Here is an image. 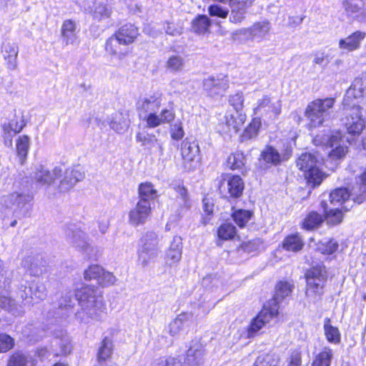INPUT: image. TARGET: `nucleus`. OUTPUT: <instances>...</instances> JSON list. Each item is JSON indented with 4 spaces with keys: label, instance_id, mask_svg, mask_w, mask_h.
I'll list each match as a JSON object with an SVG mask.
<instances>
[{
    "label": "nucleus",
    "instance_id": "nucleus-9",
    "mask_svg": "<svg viewBox=\"0 0 366 366\" xmlns=\"http://www.w3.org/2000/svg\"><path fill=\"white\" fill-rule=\"evenodd\" d=\"M282 111V104L280 100H274L267 95L257 102L254 108V114L260 116L277 117Z\"/></svg>",
    "mask_w": 366,
    "mask_h": 366
},
{
    "label": "nucleus",
    "instance_id": "nucleus-34",
    "mask_svg": "<svg viewBox=\"0 0 366 366\" xmlns=\"http://www.w3.org/2000/svg\"><path fill=\"white\" fill-rule=\"evenodd\" d=\"M114 34L123 41V44L128 46L134 41L139 35V31L134 25L129 24L120 27Z\"/></svg>",
    "mask_w": 366,
    "mask_h": 366
},
{
    "label": "nucleus",
    "instance_id": "nucleus-3",
    "mask_svg": "<svg viewBox=\"0 0 366 366\" xmlns=\"http://www.w3.org/2000/svg\"><path fill=\"white\" fill-rule=\"evenodd\" d=\"M160 238L153 230L144 232L140 239V247L138 250V261L145 267L157 257L159 253Z\"/></svg>",
    "mask_w": 366,
    "mask_h": 366
},
{
    "label": "nucleus",
    "instance_id": "nucleus-17",
    "mask_svg": "<svg viewBox=\"0 0 366 366\" xmlns=\"http://www.w3.org/2000/svg\"><path fill=\"white\" fill-rule=\"evenodd\" d=\"M231 9L229 21L232 23H241L248 9L252 6V0H228L227 3Z\"/></svg>",
    "mask_w": 366,
    "mask_h": 366
},
{
    "label": "nucleus",
    "instance_id": "nucleus-6",
    "mask_svg": "<svg viewBox=\"0 0 366 366\" xmlns=\"http://www.w3.org/2000/svg\"><path fill=\"white\" fill-rule=\"evenodd\" d=\"M34 199L33 195L24 190L14 191L2 197V204L14 213L26 212V206Z\"/></svg>",
    "mask_w": 366,
    "mask_h": 366
},
{
    "label": "nucleus",
    "instance_id": "nucleus-12",
    "mask_svg": "<svg viewBox=\"0 0 366 366\" xmlns=\"http://www.w3.org/2000/svg\"><path fill=\"white\" fill-rule=\"evenodd\" d=\"M278 309L275 307H264L250 323L247 330V337H253L260 329H262L271 319L277 316Z\"/></svg>",
    "mask_w": 366,
    "mask_h": 366
},
{
    "label": "nucleus",
    "instance_id": "nucleus-25",
    "mask_svg": "<svg viewBox=\"0 0 366 366\" xmlns=\"http://www.w3.org/2000/svg\"><path fill=\"white\" fill-rule=\"evenodd\" d=\"M46 295V287L44 283L40 282H33L28 289L24 287V290L21 291V298L25 300L31 299V300H36L37 302L44 300Z\"/></svg>",
    "mask_w": 366,
    "mask_h": 366
},
{
    "label": "nucleus",
    "instance_id": "nucleus-55",
    "mask_svg": "<svg viewBox=\"0 0 366 366\" xmlns=\"http://www.w3.org/2000/svg\"><path fill=\"white\" fill-rule=\"evenodd\" d=\"M349 192L346 188H338L330 194V202L333 204H342L348 199Z\"/></svg>",
    "mask_w": 366,
    "mask_h": 366
},
{
    "label": "nucleus",
    "instance_id": "nucleus-20",
    "mask_svg": "<svg viewBox=\"0 0 366 366\" xmlns=\"http://www.w3.org/2000/svg\"><path fill=\"white\" fill-rule=\"evenodd\" d=\"M25 127L23 117L14 116L9 122L1 125L5 143L9 146L12 144L11 137L14 134L19 133Z\"/></svg>",
    "mask_w": 366,
    "mask_h": 366
},
{
    "label": "nucleus",
    "instance_id": "nucleus-27",
    "mask_svg": "<svg viewBox=\"0 0 366 366\" xmlns=\"http://www.w3.org/2000/svg\"><path fill=\"white\" fill-rule=\"evenodd\" d=\"M282 162V158L277 149L271 146H267L260 154L259 163L261 167L268 168L271 166L278 165Z\"/></svg>",
    "mask_w": 366,
    "mask_h": 366
},
{
    "label": "nucleus",
    "instance_id": "nucleus-54",
    "mask_svg": "<svg viewBox=\"0 0 366 366\" xmlns=\"http://www.w3.org/2000/svg\"><path fill=\"white\" fill-rule=\"evenodd\" d=\"M323 219L320 214L317 212H310L304 219L302 227L311 230L317 228L322 222Z\"/></svg>",
    "mask_w": 366,
    "mask_h": 366
},
{
    "label": "nucleus",
    "instance_id": "nucleus-2",
    "mask_svg": "<svg viewBox=\"0 0 366 366\" xmlns=\"http://www.w3.org/2000/svg\"><path fill=\"white\" fill-rule=\"evenodd\" d=\"M335 102L334 98L317 99L310 102L305 111V117L308 121V127L316 128L323 125Z\"/></svg>",
    "mask_w": 366,
    "mask_h": 366
},
{
    "label": "nucleus",
    "instance_id": "nucleus-46",
    "mask_svg": "<svg viewBox=\"0 0 366 366\" xmlns=\"http://www.w3.org/2000/svg\"><path fill=\"white\" fill-rule=\"evenodd\" d=\"M270 29V23L268 21L254 23L250 27L253 39H262L269 34Z\"/></svg>",
    "mask_w": 366,
    "mask_h": 366
},
{
    "label": "nucleus",
    "instance_id": "nucleus-32",
    "mask_svg": "<svg viewBox=\"0 0 366 366\" xmlns=\"http://www.w3.org/2000/svg\"><path fill=\"white\" fill-rule=\"evenodd\" d=\"M347 95L348 98L350 97H353L355 99L366 97V73H363L355 79L347 90Z\"/></svg>",
    "mask_w": 366,
    "mask_h": 366
},
{
    "label": "nucleus",
    "instance_id": "nucleus-47",
    "mask_svg": "<svg viewBox=\"0 0 366 366\" xmlns=\"http://www.w3.org/2000/svg\"><path fill=\"white\" fill-rule=\"evenodd\" d=\"M179 196L177 197V203L179 206L177 209L178 215L182 216L191 206V202L188 197L187 191L184 187H179L177 189Z\"/></svg>",
    "mask_w": 366,
    "mask_h": 366
},
{
    "label": "nucleus",
    "instance_id": "nucleus-26",
    "mask_svg": "<svg viewBox=\"0 0 366 366\" xmlns=\"http://www.w3.org/2000/svg\"><path fill=\"white\" fill-rule=\"evenodd\" d=\"M1 52L4 59L6 60L7 67L9 69L14 70L17 68V56L19 54V46L14 42L5 41L1 46Z\"/></svg>",
    "mask_w": 366,
    "mask_h": 366
},
{
    "label": "nucleus",
    "instance_id": "nucleus-43",
    "mask_svg": "<svg viewBox=\"0 0 366 366\" xmlns=\"http://www.w3.org/2000/svg\"><path fill=\"white\" fill-rule=\"evenodd\" d=\"M192 315L190 313L183 312L179 315L173 321L168 325V332L172 336H175L179 334L182 330L184 322L190 320Z\"/></svg>",
    "mask_w": 366,
    "mask_h": 366
},
{
    "label": "nucleus",
    "instance_id": "nucleus-41",
    "mask_svg": "<svg viewBox=\"0 0 366 366\" xmlns=\"http://www.w3.org/2000/svg\"><path fill=\"white\" fill-rule=\"evenodd\" d=\"M292 288L293 286L287 282H280L277 285L273 299L274 307L277 308L276 305L291 294Z\"/></svg>",
    "mask_w": 366,
    "mask_h": 366
},
{
    "label": "nucleus",
    "instance_id": "nucleus-61",
    "mask_svg": "<svg viewBox=\"0 0 366 366\" xmlns=\"http://www.w3.org/2000/svg\"><path fill=\"white\" fill-rule=\"evenodd\" d=\"M102 274L103 268L98 264H93L84 271V275L86 280H97L99 282Z\"/></svg>",
    "mask_w": 366,
    "mask_h": 366
},
{
    "label": "nucleus",
    "instance_id": "nucleus-13",
    "mask_svg": "<svg viewBox=\"0 0 366 366\" xmlns=\"http://www.w3.org/2000/svg\"><path fill=\"white\" fill-rule=\"evenodd\" d=\"M152 214L151 205L142 202H137L128 214V222L132 227H139L144 224Z\"/></svg>",
    "mask_w": 366,
    "mask_h": 366
},
{
    "label": "nucleus",
    "instance_id": "nucleus-19",
    "mask_svg": "<svg viewBox=\"0 0 366 366\" xmlns=\"http://www.w3.org/2000/svg\"><path fill=\"white\" fill-rule=\"evenodd\" d=\"M106 51L112 56H117L122 59L128 54V48L126 44L116 34L111 36L105 44Z\"/></svg>",
    "mask_w": 366,
    "mask_h": 366
},
{
    "label": "nucleus",
    "instance_id": "nucleus-28",
    "mask_svg": "<svg viewBox=\"0 0 366 366\" xmlns=\"http://www.w3.org/2000/svg\"><path fill=\"white\" fill-rule=\"evenodd\" d=\"M84 177V173L77 169H68L65 171L64 178L59 184V189L62 192H67Z\"/></svg>",
    "mask_w": 366,
    "mask_h": 366
},
{
    "label": "nucleus",
    "instance_id": "nucleus-7",
    "mask_svg": "<svg viewBox=\"0 0 366 366\" xmlns=\"http://www.w3.org/2000/svg\"><path fill=\"white\" fill-rule=\"evenodd\" d=\"M307 291L306 294L309 295L310 292L315 294L321 295L322 293L325 283L327 280V270L325 266L317 265L312 267L305 274Z\"/></svg>",
    "mask_w": 366,
    "mask_h": 366
},
{
    "label": "nucleus",
    "instance_id": "nucleus-31",
    "mask_svg": "<svg viewBox=\"0 0 366 366\" xmlns=\"http://www.w3.org/2000/svg\"><path fill=\"white\" fill-rule=\"evenodd\" d=\"M182 242L179 236H174L167 251L166 259L170 265L177 263L182 258Z\"/></svg>",
    "mask_w": 366,
    "mask_h": 366
},
{
    "label": "nucleus",
    "instance_id": "nucleus-62",
    "mask_svg": "<svg viewBox=\"0 0 366 366\" xmlns=\"http://www.w3.org/2000/svg\"><path fill=\"white\" fill-rule=\"evenodd\" d=\"M152 366H182L181 360L174 357H161L153 361Z\"/></svg>",
    "mask_w": 366,
    "mask_h": 366
},
{
    "label": "nucleus",
    "instance_id": "nucleus-49",
    "mask_svg": "<svg viewBox=\"0 0 366 366\" xmlns=\"http://www.w3.org/2000/svg\"><path fill=\"white\" fill-rule=\"evenodd\" d=\"M261 125L262 122L260 119L254 118L250 124L245 128L241 136V140L244 142L256 137Z\"/></svg>",
    "mask_w": 366,
    "mask_h": 366
},
{
    "label": "nucleus",
    "instance_id": "nucleus-40",
    "mask_svg": "<svg viewBox=\"0 0 366 366\" xmlns=\"http://www.w3.org/2000/svg\"><path fill=\"white\" fill-rule=\"evenodd\" d=\"M303 246L302 239L297 234L287 236L282 242V247L285 250L294 252L300 251Z\"/></svg>",
    "mask_w": 366,
    "mask_h": 366
},
{
    "label": "nucleus",
    "instance_id": "nucleus-5",
    "mask_svg": "<svg viewBox=\"0 0 366 366\" xmlns=\"http://www.w3.org/2000/svg\"><path fill=\"white\" fill-rule=\"evenodd\" d=\"M342 134L340 132H335L327 137L317 135L313 142L316 145L323 144L327 147L333 148L328 154L331 160H337L343 158L347 152V147L340 144Z\"/></svg>",
    "mask_w": 366,
    "mask_h": 366
},
{
    "label": "nucleus",
    "instance_id": "nucleus-4",
    "mask_svg": "<svg viewBox=\"0 0 366 366\" xmlns=\"http://www.w3.org/2000/svg\"><path fill=\"white\" fill-rule=\"evenodd\" d=\"M317 164V157L310 153L302 154L297 160V167L303 172L308 184L312 187L320 185L325 177Z\"/></svg>",
    "mask_w": 366,
    "mask_h": 366
},
{
    "label": "nucleus",
    "instance_id": "nucleus-38",
    "mask_svg": "<svg viewBox=\"0 0 366 366\" xmlns=\"http://www.w3.org/2000/svg\"><path fill=\"white\" fill-rule=\"evenodd\" d=\"M30 144V138L26 134L19 136L16 139V152L21 164H24L26 159Z\"/></svg>",
    "mask_w": 366,
    "mask_h": 366
},
{
    "label": "nucleus",
    "instance_id": "nucleus-42",
    "mask_svg": "<svg viewBox=\"0 0 366 366\" xmlns=\"http://www.w3.org/2000/svg\"><path fill=\"white\" fill-rule=\"evenodd\" d=\"M112 352L113 342L110 338L106 337L102 341L97 352L98 362H106L112 357Z\"/></svg>",
    "mask_w": 366,
    "mask_h": 366
},
{
    "label": "nucleus",
    "instance_id": "nucleus-59",
    "mask_svg": "<svg viewBox=\"0 0 366 366\" xmlns=\"http://www.w3.org/2000/svg\"><path fill=\"white\" fill-rule=\"evenodd\" d=\"M244 156L243 153L237 152L231 154L227 159V164L232 169H238L244 164Z\"/></svg>",
    "mask_w": 366,
    "mask_h": 366
},
{
    "label": "nucleus",
    "instance_id": "nucleus-51",
    "mask_svg": "<svg viewBox=\"0 0 366 366\" xmlns=\"http://www.w3.org/2000/svg\"><path fill=\"white\" fill-rule=\"evenodd\" d=\"M163 29L167 35L172 36H180L184 32L183 24L180 21H166L163 23Z\"/></svg>",
    "mask_w": 366,
    "mask_h": 366
},
{
    "label": "nucleus",
    "instance_id": "nucleus-21",
    "mask_svg": "<svg viewBox=\"0 0 366 366\" xmlns=\"http://www.w3.org/2000/svg\"><path fill=\"white\" fill-rule=\"evenodd\" d=\"M66 239L73 247L81 251H86L89 247V242L86 234L80 229H67L66 231Z\"/></svg>",
    "mask_w": 366,
    "mask_h": 366
},
{
    "label": "nucleus",
    "instance_id": "nucleus-16",
    "mask_svg": "<svg viewBox=\"0 0 366 366\" xmlns=\"http://www.w3.org/2000/svg\"><path fill=\"white\" fill-rule=\"evenodd\" d=\"M202 86L206 93L212 97L222 96L229 87L227 79L213 76L204 79Z\"/></svg>",
    "mask_w": 366,
    "mask_h": 366
},
{
    "label": "nucleus",
    "instance_id": "nucleus-63",
    "mask_svg": "<svg viewBox=\"0 0 366 366\" xmlns=\"http://www.w3.org/2000/svg\"><path fill=\"white\" fill-rule=\"evenodd\" d=\"M229 9L219 4H212L208 7V13L211 16L226 19L229 15Z\"/></svg>",
    "mask_w": 366,
    "mask_h": 366
},
{
    "label": "nucleus",
    "instance_id": "nucleus-10",
    "mask_svg": "<svg viewBox=\"0 0 366 366\" xmlns=\"http://www.w3.org/2000/svg\"><path fill=\"white\" fill-rule=\"evenodd\" d=\"M181 154L185 169H192L199 162V147L198 144L187 139L182 142Z\"/></svg>",
    "mask_w": 366,
    "mask_h": 366
},
{
    "label": "nucleus",
    "instance_id": "nucleus-11",
    "mask_svg": "<svg viewBox=\"0 0 366 366\" xmlns=\"http://www.w3.org/2000/svg\"><path fill=\"white\" fill-rule=\"evenodd\" d=\"M62 174V169L60 167H55L51 172L43 165L36 167L32 174L34 181L41 186H50L56 179Z\"/></svg>",
    "mask_w": 366,
    "mask_h": 366
},
{
    "label": "nucleus",
    "instance_id": "nucleus-45",
    "mask_svg": "<svg viewBox=\"0 0 366 366\" xmlns=\"http://www.w3.org/2000/svg\"><path fill=\"white\" fill-rule=\"evenodd\" d=\"M244 116L241 114L239 115V118L237 119L234 114L226 113L223 123L227 126V132L237 133L239 131V127L244 123Z\"/></svg>",
    "mask_w": 366,
    "mask_h": 366
},
{
    "label": "nucleus",
    "instance_id": "nucleus-39",
    "mask_svg": "<svg viewBox=\"0 0 366 366\" xmlns=\"http://www.w3.org/2000/svg\"><path fill=\"white\" fill-rule=\"evenodd\" d=\"M185 66V59L179 54L169 56L165 62V68L170 73H179L183 71Z\"/></svg>",
    "mask_w": 366,
    "mask_h": 366
},
{
    "label": "nucleus",
    "instance_id": "nucleus-23",
    "mask_svg": "<svg viewBox=\"0 0 366 366\" xmlns=\"http://www.w3.org/2000/svg\"><path fill=\"white\" fill-rule=\"evenodd\" d=\"M163 94L160 92H154L139 101L138 108L145 112H153L162 105Z\"/></svg>",
    "mask_w": 366,
    "mask_h": 366
},
{
    "label": "nucleus",
    "instance_id": "nucleus-36",
    "mask_svg": "<svg viewBox=\"0 0 366 366\" xmlns=\"http://www.w3.org/2000/svg\"><path fill=\"white\" fill-rule=\"evenodd\" d=\"M139 199L138 202H144L147 205H151V202L157 197V190L149 182L142 183L138 189Z\"/></svg>",
    "mask_w": 366,
    "mask_h": 366
},
{
    "label": "nucleus",
    "instance_id": "nucleus-24",
    "mask_svg": "<svg viewBox=\"0 0 366 366\" xmlns=\"http://www.w3.org/2000/svg\"><path fill=\"white\" fill-rule=\"evenodd\" d=\"M366 34L364 31H356L338 42V47L342 50L352 51L360 47L362 41L365 39Z\"/></svg>",
    "mask_w": 366,
    "mask_h": 366
},
{
    "label": "nucleus",
    "instance_id": "nucleus-8",
    "mask_svg": "<svg viewBox=\"0 0 366 366\" xmlns=\"http://www.w3.org/2000/svg\"><path fill=\"white\" fill-rule=\"evenodd\" d=\"M345 109V126L348 134L353 136H359L365 127V121L362 117V107L353 105Z\"/></svg>",
    "mask_w": 366,
    "mask_h": 366
},
{
    "label": "nucleus",
    "instance_id": "nucleus-18",
    "mask_svg": "<svg viewBox=\"0 0 366 366\" xmlns=\"http://www.w3.org/2000/svg\"><path fill=\"white\" fill-rule=\"evenodd\" d=\"M175 112L173 108H165L157 114L156 112H149L144 118L147 127L154 128L164 124H169L175 119Z\"/></svg>",
    "mask_w": 366,
    "mask_h": 366
},
{
    "label": "nucleus",
    "instance_id": "nucleus-37",
    "mask_svg": "<svg viewBox=\"0 0 366 366\" xmlns=\"http://www.w3.org/2000/svg\"><path fill=\"white\" fill-rule=\"evenodd\" d=\"M110 127L118 133L124 132L129 126V120L122 112H115L109 120Z\"/></svg>",
    "mask_w": 366,
    "mask_h": 366
},
{
    "label": "nucleus",
    "instance_id": "nucleus-44",
    "mask_svg": "<svg viewBox=\"0 0 366 366\" xmlns=\"http://www.w3.org/2000/svg\"><path fill=\"white\" fill-rule=\"evenodd\" d=\"M332 356V350L325 347L321 352L315 355L312 366H330Z\"/></svg>",
    "mask_w": 366,
    "mask_h": 366
},
{
    "label": "nucleus",
    "instance_id": "nucleus-29",
    "mask_svg": "<svg viewBox=\"0 0 366 366\" xmlns=\"http://www.w3.org/2000/svg\"><path fill=\"white\" fill-rule=\"evenodd\" d=\"M60 36L65 45L74 44L77 39L76 22L71 19L64 20L61 27Z\"/></svg>",
    "mask_w": 366,
    "mask_h": 366
},
{
    "label": "nucleus",
    "instance_id": "nucleus-57",
    "mask_svg": "<svg viewBox=\"0 0 366 366\" xmlns=\"http://www.w3.org/2000/svg\"><path fill=\"white\" fill-rule=\"evenodd\" d=\"M236 234V228L231 223L222 224L218 229V236L219 238L227 240L234 238Z\"/></svg>",
    "mask_w": 366,
    "mask_h": 366
},
{
    "label": "nucleus",
    "instance_id": "nucleus-53",
    "mask_svg": "<svg viewBox=\"0 0 366 366\" xmlns=\"http://www.w3.org/2000/svg\"><path fill=\"white\" fill-rule=\"evenodd\" d=\"M231 39L232 41L240 44H244L249 41L254 40L250 27L235 30L232 33Z\"/></svg>",
    "mask_w": 366,
    "mask_h": 366
},
{
    "label": "nucleus",
    "instance_id": "nucleus-1",
    "mask_svg": "<svg viewBox=\"0 0 366 366\" xmlns=\"http://www.w3.org/2000/svg\"><path fill=\"white\" fill-rule=\"evenodd\" d=\"M81 309L76 312V319L84 324L92 320L102 322L107 315V305L101 292L94 287L83 286L76 292Z\"/></svg>",
    "mask_w": 366,
    "mask_h": 366
},
{
    "label": "nucleus",
    "instance_id": "nucleus-22",
    "mask_svg": "<svg viewBox=\"0 0 366 366\" xmlns=\"http://www.w3.org/2000/svg\"><path fill=\"white\" fill-rule=\"evenodd\" d=\"M219 188L222 192L227 191L231 197L237 198L242 194L244 183L240 177L234 175L229 177L226 182H222Z\"/></svg>",
    "mask_w": 366,
    "mask_h": 366
},
{
    "label": "nucleus",
    "instance_id": "nucleus-33",
    "mask_svg": "<svg viewBox=\"0 0 366 366\" xmlns=\"http://www.w3.org/2000/svg\"><path fill=\"white\" fill-rule=\"evenodd\" d=\"M211 19L204 14H199L191 22V30L199 35L210 33Z\"/></svg>",
    "mask_w": 366,
    "mask_h": 366
},
{
    "label": "nucleus",
    "instance_id": "nucleus-60",
    "mask_svg": "<svg viewBox=\"0 0 366 366\" xmlns=\"http://www.w3.org/2000/svg\"><path fill=\"white\" fill-rule=\"evenodd\" d=\"M252 213L248 210L239 209L235 211L233 214V219L239 227H243L250 219Z\"/></svg>",
    "mask_w": 366,
    "mask_h": 366
},
{
    "label": "nucleus",
    "instance_id": "nucleus-35",
    "mask_svg": "<svg viewBox=\"0 0 366 366\" xmlns=\"http://www.w3.org/2000/svg\"><path fill=\"white\" fill-rule=\"evenodd\" d=\"M0 307L16 317L22 316L24 314L21 305H18L14 300L1 295H0Z\"/></svg>",
    "mask_w": 366,
    "mask_h": 366
},
{
    "label": "nucleus",
    "instance_id": "nucleus-64",
    "mask_svg": "<svg viewBox=\"0 0 366 366\" xmlns=\"http://www.w3.org/2000/svg\"><path fill=\"white\" fill-rule=\"evenodd\" d=\"M27 361L24 354L15 352L10 357L7 366H26Z\"/></svg>",
    "mask_w": 366,
    "mask_h": 366
},
{
    "label": "nucleus",
    "instance_id": "nucleus-48",
    "mask_svg": "<svg viewBox=\"0 0 366 366\" xmlns=\"http://www.w3.org/2000/svg\"><path fill=\"white\" fill-rule=\"evenodd\" d=\"M330 322V318H325L324 320L325 335L328 342L337 344L340 341V334L338 328L332 326Z\"/></svg>",
    "mask_w": 366,
    "mask_h": 366
},
{
    "label": "nucleus",
    "instance_id": "nucleus-52",
    "mask_svg": "<svg viewBox=\"0 0 366 366\" xmlns=\"http://www.w3.org/2000/svg\"><path fill=\"white\" fill-rule=\"evenodd\" d=\"M279 362L280 358L276 354H264L257 357L254 366H277Z\"/></svg>",
    "mask_w": 366,
    "mask_h": 366
},
{
    "label": "nucleus",
    "instance_id": "nucleus-30",
    "mask_svg": "<svg viewBox=\"0 0 366 366\" xmlns=\"http://www.w3.org/2000/svg\"><path fill=\"white\" fill-rule=\"evenodd\" d=\"M364 6L365 3L362 0H347L344 4L347 14L359 21H363L366 19Z\"/></svg>",
    "mask_w": 366,
    "mask_h": 366
},
{
    "label": "nucleus",
    "instance_id": "nucleus-50",
    "mask_svg": "<svg viewBox=\"0 0 366 366\" xmlns=\"http://www.w3.org/2000/svg\"><path fill=\"white\" fill-rule=\"evenodd\" d=\"M111 7L107 4L101 2L95 4L94 10L92 11L93 18L98 21L109 19L111 16Z\"/></svg>",
    "mask_w": 366,
    "mask_h": 366
},
{
    "label": "nucleus",
    "instance_id": "nucleus-56",
    "mask_svg": "<svg viewBox=\"0 0 366 366\" xmlns=\"http://www.w3.org/2000/svg\"><path fill=\"white\" fill-rule=\"evenodd\" d=\"M150 149L152 154L162 157L164 154V148L162 142L154 136H149V140L145 146Z\"/></svg>",
    "mask_w": 366,
    "mask_h": 366
},
{
    "label": "nucleus",
    "instance_id": "nucleus-14",
    "mask_svg": "<svg viewBox=\"0 0 366 366\" xmlns=\"http://www.w3.org/2000/svg\"><path fill=\"white\" fill-rule=\"evenodd\" d=\"M21 265L32 276L39 277L47 271V263L41 254L28 255L25 257Z\"/></svg>",
    "mask_w": 366,
    "mask_h": 366
},
{
    "label": "nucleus",
    "instance_id": "nucleus-15",
    "mask_svg": "<svg viewBox=\"0 0 366 366\" xmlns=\"http://www.w3.org/2000/svg\"><path fill=\"white\" fill-rule=\"evenodd\" d=\"M206 355L204 345L199 340L192 342L186 353L185 366H199L204 363Z\"/></svg>",
    "mask_w": 366,
    "mask_h": 366
},
{
    "label": "nucleus",
    "instance_id": "nucleus-58",
    "mask_svg": "<svg viewBox=\"0 0 366 366\" xmlns=\"http://www.w3.org/2000/svg\"><path fill=\"white\" fill-rule=\"evenodd\" d=\"M339 244L337 241L330 239L326 242L318 243L317 249L322 254H331L335 252L338 249Z\"/></svg>",
    "mask_w": 366,
    "mask_h": 366
}]
</instances>
